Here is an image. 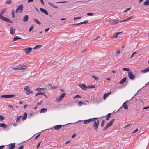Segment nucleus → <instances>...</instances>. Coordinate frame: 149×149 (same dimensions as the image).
Here are the masks:
<instances>
[{
  "label": "nucleus",
  "mask_w": 149,
  "mask_h": 149,
  "mask_svg": "<svg viewBox=\"0 0 149 149\" xmlns=\"http://www.w3.org/2000/svg\"><path fill=\"white\" fill-rule=\"evenodd\" d=\"M114 120L115 119H113L109 123H107V124L106 125L104 128L103 129V130L104 131H105L109 127L111 126L112 125Z\"/></svg>",
  "instance_id": "4"
},
{
  "label": "nucleus",
  "mask_w": 149,
  "mask_h": 149,
  "mask_svg": "<svg viewBox=\"0 0 149 149\" xmlns=\"http://www.w3.org/2000/svg\"><path fill=\"white\" fill-rule=\"evenodd\" d=\"M93 13H87V15L88 16H92L93 15Z\"/></svg>",
  "instance_id": "45"
},
{
  "label": "nucleus",
  "mask_w": 149,
  "mask_h": 149,
  "mask_svg": "<svg viewBox=\"0 0 149 149\" xmlns=\"http://www.w3.org/2000/svg\"><path fill=\"white\" fill-rule=\"evenodd\" d=\"M39 95L41 94V95H44L45 94V93L44 92H39Z\"/></svg>",
  "instance_id": "60"
},
{
  "label": "nucleus",
  "mask_w": 149,
  "mask_h": 149,
  "mask_svg": "<svg viewBox=\"0 0 149 149\" xmlns=\"http://www.w3.org/2000/svg\"><path fill=\"white\" fill-rule=\"evenodd\" d=\"M47 109L45 108H42L40 110V113H44L46 112L47 111Z\"/></svg>",
  "instance_id": "25"
},
{
  "label": "nucleus",
  "mask_w": 149,
  "mask_h": 149,
  "mask_svg": "<svg viewBox=\"0 0 149 149\" xmlns=\"http://www.w3.org/2000/svg\"><path fill=\"white\" fill-rule=\"evenodd\" d=\"M5 10H6L5 9H3L0 13V15H3L4 14V13L5 12Z\"/></svg>",
  "instance_id": "43"
},
{
  "label": "nucleus",
  "mask_w": 149,
  "mask_h": 149,
  "mask_svg": "<svg viewBox=\"0 0 149 149\" xmlns=\"http://www.w3.org/2000/svg\"><path fill=\"white\" fill-rule=\"evenodd\" d=\"M33 20L36 23L38 24H41L40 22L37 19H33Z\"/></svg>",
  "instance_id": "27"
},
{
  "label": "nucleus",
  "mask_w": 149,
  "mask_h": 149,
  "mask_svg": "<svg viewBox=\"0 0 149 149\" xmlns=\"http://www.w3.org/2000/svg\"><path fill=\"white\" fill-rule=\"evenodd\" d=\"M23 9V5L22 4H21L18 6L15 12L16 13H17L18 12L19 10L20 12L21 13Z\"/></svg>",
  "instance_id": "6"
},
{
  "label": "nucleus",
  "mask_w": 149,
  "mask_h": 149,
  "mask_svg": "<svg viewBox=\"0 0 149 149\" xmlns=\"http://www.w3.org/2000/svg\"><path fill=\"white\" fill-rule=\"evenodd\" d=\"M79 86L83 90H86V89L87 88V87L84 84H80L79 85Z\"/></svg>",
  "instance_id": "12"
},
{
  "label": "nucleus",
  "mask_w": 149,
  "mask_h": 149,
  "mask_svg": "<svg viewBox=\"0 0 149 149\" xmlns=\"http://www.w3.org/2000/svg\"><path fill=\"white\" fill-rule=\"evenodd\" d=\"M66 2V1L56 2V3H63Z\"/></svg>",
  "instance_id": "53"
},
{
  "label": "nucleus",
  "mask_w": 149,
  "mask_h": 149,
  "mask_svg": "<svg viewBox=\"0 0 149 149\" xmlns=\"http://www.w3.org/2000/svg\"><path fill=\"white\" fill-rule=\"evenodd\" d=\"M1 98H7V95H2L0 96Z\"/></svg>",
  "instance_id": "50"
},
{
  "label": "nucleus",
  "mask_w": 149,
  "mask_h": 149,
  "mask_svg": "<svg viewBox=\"0 0 149 149\" xmlns=\"http://www.w3.org/2000/svg\"><path fill=\"white\" fill-rule=\"evenodd\" d=\"M92 118H90L88 119L84 120V123L85 124H87L89 122H91L92 121Z\"/></svg>",
  "instance_id": "13"
},
{
  "label": "nucleus",
  "mask_w": 149,
  "mask_h": 149,
  "mask_svg": "<svg viewBox=\"0 0 149 149\" xmlns=\"http://www.w3.org/2000/svg\"><path fill=\"white\" fill-rule=\"evenodd\" d=\"M15 95L14 94L7 95V98H11L15 97Z\"/></svg>",
  "instance_id": "29"
},
{
  "label": "nucleus",
  "mask_w": 149,
  "mask_h": 149,
  "mask_svg": "<svg viewBox=\"0 0 149 149\" xmlns=\"http://www.w3.org/2000/svg\"><path fill=\"white\" fill-rule=\"evenodd\" d=\"M15 147V143H10L8 145V149H13Z\"/></svg>",
  "instance_id": "10"
},
{
  "label": "nucleus",
  "mask_w": 149,
  "mask_h": 149,
  "mask_svg": "<svg viewBox=\"0 0 149 149\" xmlns=\"http://www.w3.org/2000/svg\"><path fill=\"white\" fill-rule=\"evenodd\" d=\"M6 146L2 145L0 146V149H3Z\"/></svg>",
  "instance_id": "62"
},
{
  "label": "nucleus",
  "mask_w": 149,
  "mask_h": 149,
  "mask_svg": "<svg viewBox=\"0 0 149 149\" xmlns=\"http://www.w3.org/2000/svg\"><path fill=\"white\" fill-rule=\"evenodd\" d=\"M81 97L80 95H76L74 97V98H80Z\"/></svg>",
  "instance_id": "48"
},
{
  "label": "nucleus",
  "mask_w": 149,
  "mask_h": 149,
  "mask_svg": "<svg viewBox=\"0 0 149 149\" xmlns=\"http://www.w3.org/2000/svg\"><path fill=\"white\" fill-rule=\"evenodd\" d=\"M149 71V67L144 69L141 70L142 73H146Z\"/></svg>",
  "instance_id": "21"
},
{
  "label": "nucleus",
  "mask_w": 149,
  "mask_h": 149,
  "mask_svg": "<svg viewBox=\"0 0 149 149\" xmlns=\"http://www.w3.org/2000/svg\"><path fill=\"white\" fill-rule=\"evenodd\" d=\"M44 90V88H37L36 89V90L38 91H43Z\"/></svg>",
  "instance_id": "33"
},
{
  "label": "nucleus",
  "mask_w": 149,
  "mask_h": 149,
  "mask_svg": "<svg viewBox=\"0 0 149 149\" xmlns=\"http://www.w3.org/2000/svg\"><path fill=\"white\" fill-rule=\"evenodd\" d=\"M126 78L125 77L122 79L119 82V84H123L126 81Z\"/></svg>",
  "instance_id": "22"
},
{
  "label": "nucleus",
  "mask_w": 149,
  "mask_h": 149,
  "mask_svg": "<svg viewBox=\"0 0 149 149\" xmlns=\"http://www.w3.org/2000/svg\"><path fill=\"white\" fill-rule=\"evenodd\" d=\"M119 21L118 19L115 20L111 22H109L110 24L111 25H114L116 24Z\"/></svg>",
  "instance_id": "15"
},
{
  "label": "nucleus",
  "mask_w": 149,
  "mask_h": 149,
  "mask_svg": "<svg viewBox=\"0 0 149 149\" xmlns=\"http://www.w3.org/2000/svg\"><path fill=\"white\" fill-rule=\"evenodd\" d=\"M32 49V48L29 47L24 49H23V51L26 54H27L30 53Z\"/></svg>",
  "instance_id": "9"
},
{
  "label": "nucleus",
  "mask_w": 149,
  "mask_h": 149,
  "mask_svg": "<svg viewBox=\"0 0 149 149\" xmlns=\"http://www.w3.org/2000/svg\"><path fill=\"white\" fill-rule=\"evenodd\" d=\"M143 4L145 6L149 5V0H146L143 3Z\"/></svg>",
  "instance_id": "30"
},
{
  "label": "nucleus",
  "mask_w": 149,
  "mask_h": 149,
  "mask_svg": "<svg viewBox=\"0 0 149 149\" xmlns=\"http://www.w3.org/2000/svg\"><path fill=\"white\" fill-rule=\"evenodd\" d=\"M136 52H134L133 53H132V54L130 56V58L131 59L132 58V57L135 54H136Z\"/></svg>",
  "instance_id": "46"
},
{
  "label": "nucleus",
  "mask_w": 149,
  "mask_h": 149,
  "mask_svg": "<svg viewBox=\"0 0 149 149\" xmlns=\"http://www.w3.org/2000/svg\"><path fill=\"white\" fill-rule=\"evenodd\" d=\"M98 118H94L92 119V121H94L93 123V127H94L95 130H96V131L97 130L98 126L99 121V120H97V121H95Z\"/></svg>",
  "instance_id": "1"
},
{
  "label": "nucleus",
  "mask_w": 149,
  "mask_h": 149,
  "mask_svg": "<svg viewBox=\"0 0 149 149\" xmlns=\"http://www.w3.org/2000/svg\"><path fill=\"white\" fill-rule=\"evenodd\" d=\"M111 116V114L109 113L106 116V120H108L110 118Z\"/></svg>",
  "instance_id": "31"
},
{
  "label": "nucleus",
  "mask_w": 149,
  "mask_h": 149,
  "mask_svg": "<svg viewBox=\"0 0 149 149\" xmlns=\"http://www.w3.org/2000/svg\"><path fill=\"white\" fill-rule=\"evenodd\" d=\"M130 8H128L125 10L124 11H123V12H126L128 10H130Z\"/></svg>",
  "instance_id": "61"
},
{
  "label": "nucleus",
  "mask_w": 149,
  "mask_h": 149,
  "mask_svg": "<svg viewBox=\"0 0 149 149\" xmlns=\"http://www.w3.org/2000/svg\"><path fill=\"white\" fill-rule=\"evenodd\" d=\"M28 19V16L27 15H26L24 16L23 21H27Z\"/></svg>",
  "instance_id": "24"
},
{
  "label": "nucleus",
  "mask_w": 149,
  "mask_h": 149,
  "mask_svg": "<svg viewBox=\"0 0 149 149\" xmlns=\"http://www.w3.org/2000/svg\"><path fill=\"white\" fill-rule=\"evenodd\" d=\"M6 3L7 4H10L12 3L11 0H8L6 1Z\"/></svg>",
  "instance_id": "34"
},
{
  "label": "nucleus",
  "mask_w": 149,
  "mask_h": 149,
  "mask_svg": "<svg viewBox=\"0 0 149 149\" xmlns=\"http://www.w3.org/2000/svg\"><path fill=\"white\" fill-rule=\"evenodd\" d=\"M111 93V92H110L109 93H105L104 94L103 96V98L104 99H105L106 98H107L109 95Z\"/></svg>",
  "instance_id": "18"
},
{
  "label": "nucleus",
  "mask_w": 149,
  "mask_h": 149,
  "mask_svg": "<svg viewBox=\"0 0 149 149\" xmlns=\"http://www.w3.org/2000/svg\"><path fill=\"white\" fill-rule=\"evenodd\" d=\"M24 148V146L22 145L20 146L18 149H23Z\"/></svg>",
  "instance_id": "63"
},
{
  "label": "nucleus",
  "mask_w": 149,
  "mask_h": 149,
  "mask_svg": "<svg viewBox=\"0 0 149 149\" xmlns=\"http://www.w3.org/2000/svg\"><path fill=\"white\" fill-rule=\"evenodd\" d=\"M27 68V66L26 65H19V66L16 67H13L12 69L14 70H24Z\"/></svg>",
  "instance_id": "2"
},
{
  "label": "nucleus",
  "mask_w": 149,
  "mask_h": 149,
  "mask_svg": "<svg viewBox=\"0 0 149 149\" xmlns=\"http://www.w3.org/2000/svg\"><path fill=\"white\" fill-rule=\"evenodd\" d=\"M85 104L84 103H83L81 101H80L79 102L78 105L79 106H81L82 105H84Z\"/></svg>",
  "instance_id": "36"
},
{
  "label": "nucleus",
  "mask_w": 149,
  "mask_h": 149,
  "mask_svg": "<svg viewBox=\"0 0 149 149\" xmlns=\"http://www.w3.org/2000/svg\"><path fill=\"white\" fill-rule=\"evenodd\" d=\"M41 46V45H36L33 48V49H37V48H39Z\"/></svg>",
  "instance_id": "44"
},
{
  "label": "nucleus",
  "mask_w": 149,
  "mask_h": 149,
  "mask_svg": "<svg viewBox=\"0 0 149 149\" xmlns=\"http://www.w3.org/2000/svg\"><path fill=\"white\" fill-rule=\"evenodd\" d=\"M100 37V36H98L97 38L93 39L92 40H97V39H98V38H99Z\"/></svg>",
  "instance_id": "59"
},
{
  "label": "nucleus",
  "mask_w": 149,
  "mask_h": 149,
  "mask_svg": "<svg viewBox=\"0 0 149 149\" xmlns=\"http://www.w3.org/2000/svg\"><path fill=\"white\" fill-rule=\"evenodd\" d=\"M95 86L93 85H89L87 86V88H95Z\"/></svg>",
  "instance_id": "35"
},
{
  "label": "nucleus",
  "mask_w": 149,
  "mask_h": 149,
  "mask_svg": "<svg viewBox=\"0 0 149 149\" xmlns=\"http://www.w3.org/2000/svg\"><path fill=\"white\" fill-rule=\"evenodd\" d=\"M92 77L96 81H97L99 79V78L97 76H95L94 75H92Z\"/></svg>",
  "instance_id": "32"
},
{
  "label": "nucleus",
  "mask_w": 149,
  "mask_h": 149,
  "mask_svg": "<svg viewBox=\"0 0 149 149\" xmlns=\"http://www.w3.org/2000/svg\"><path fill=\"white\" fill-rule=\"evenodd\" d=\"M128 102V101L127 100L125 102H124L122 105L123 107L126 109H128V106L127 105V103Z\"/></svg>",
  "instance_id": "11"
},
{
  "label": "nucleus",
  "mask_w": 149,
  "mask_h": 149,
  "mask_svg": "<svg viewBox=\"0 0 149 149\" xmlns=\"http://www.w3.org/2000/svg\"><path fill=\"white\" fill-rule=\"evenodd\" d=\"M27 117V113H25L23 115L22 117V119L25 120L26 119Z\"/></svg>",
  "instance_id": "19"
},
{
  "label": "nucleus",
  "mask_w": 149,
  "mask_h": 149,
  "mask_svg": "<svg viewBox=\"0 0 149 149\" xmlns=\"http://www.w3.org/2000/svg\"><path fill=\"white\" fill-rule=\"evenodd\" d=\"M120 33H121V32H119L117 33L116 34L114 35L113 36H111V38L113 39L117 38V37L118 36Z\"/></svg>",
  "instance_id": "20"
},
{
  "label": "nucleus",
  "mask_w": 149,
  "mask_h": 149,
  "mask_svg": "<svg viewBox=\"0 0 149 149\" xmlns=\"http://www.w3.org/2000/svg\"><path fill=\"white\" fill-rule=\"evenodd\" d=\"M62 127L61 125H57L54 126V128L55 130H59Z\"/></svg>",
  "instance_id": "23"
},
{
  "label": "nucleus",
  "mask_w": 149,
  "mask_h": 149,
  "mask_svg": "<svg viewBox=\"0 0 149 149\" xmlns=\"http://www.w3.org/2000/svg\"><path fill=\"white\" fill-rule=\"evenodd\" d=\"M11 13L12 14V16L13 17H15V12L14 10L12 11L11 12Z\"/></svg>",
  "instance_id": "49"
},
{
  "label": "nucleus",
  "mask_w": 149,
  "mask_h": 149,
  "mask_svg": "<svg viewBox=\"0 0 149 149\" xmlns=\"http://www.w3.org/2000/svg\"><path fill=\"white\" fill-rule=\"evenodd\" d=\"M21 117H22L21 116H18L17 118V119H16V121L17 122L18 121H19Z\"/></svg>",
  "instance_id": "42"
},
{
  "label": "nucleus",
  "mask_w": 149,
  "mask_h": 149,
  "mask_svg": "<svg viewBox=\"0 0 149 149\" xmlns=\"http://www.w3.org/2000/svg\"><path fill=\"white\" fill-rule=\"evenodd\" d=\"M81 17H75L74 18V20H75L76 19H79L81 18Z\"/></svg>",
  "instance_id": "52"
},
{
  "label": "nucleus",
  "mask_w": 149,
  "mask_h": 149,
  "mask_svg": "<svg viewBox=\"0 0 149 149\" xmlns=\"http://www.w3.org/2000/svg\"><path fill=\"white\" fill-rule=\"evenodd\" d=\"M43 100H42L41 101H40L38 103H37V105L38 106H39L42 104V103H43Z\"/></svg>",
  "instance_id": "38"
},
{
  "label": "nucleus",
  "mask_w": 149,
  "mask_h": 149,
  "mask_svg": "<svg viewBox=\"0 0 149 149\" xmlns=\"http://www.w3.org/2000/svg\"><path fill=\"white\" fill-rule=\"evenodd\" d=\"M0 19L3 21H6L8 22L11 23L13 22L10 19L1 15H0Z\"/></svg>",
  "instance_id": "5"
},
{
  "label": "nucleus",
  "mask_w": 149,
  "mask_h": 149,
  "mask_svg": "<svg viewBox=\"0 0 149 149\" xmlns=\"http://www.w3.org/2000/svg\"><path fill=\"white\" fill-rule=\"evenodd\" d=\"M105 120H103L102 121L101 124V127H103L104 125V123H105Z\"/></svg>",
  "instance_id": "47"
},
{
  "label": "nucleus",
  "mask_w": 149,
  "mask_h": 149,
  "mask_svg": "<svg viewBox=\"0 0 149 149\" xmlns=\"http://www.w3.org/2000/svg\"><path fill=\"white\" fill-rule=\"evenodd\" d=\"M41 141H40L38 144L37 146V147H36V148H37V149L39 147V146H40V145L41 144Z\"/></svg>",
  "instance_id": "54"
},
{
  "label": "nucleus",
  "mask_w": 149,
  "mask_h": 149,
  "mask_svg": "<svg viewBox=\"0 0 149 149\" xmlns=\"http://www.w3.org/2000/svg\"><path fill=\"white\" fill-rule=\"evenodd\" d=\"M24 91L28 95H29L30 94H32L33 93V91L31 90L29 86H26L24 90Z\"/></svg>",
  "instance_id": "3"
},
{
  "label": "nucleus",
  "mask_w": 149,
  "mask_h": 149,
  "mask_svg": "<svg viewBox=\"0 0 149 149\" xmlns=\"http://www.w3.org/2000/svg\"><path fill=\"white\" fill-rule=\"evenodd\" d=\"M21 39V38L17 36L14 37L13 41H15L17 40L18 39Z\"/></svg>",
  "instance_id": "28"
},
{
  "label": "nucleus",
  "mask_w": 149,
  "mask_h": 149,
  "mask_svg": "<svg viewBox=\"0 0 149 149\" xmlns=\"http://www.w3.org/2000/svg\"><path fill=\"white\" fill-rule=\"evenodd\" d=\"M116 53L117 54H120V49H118L116 50Z\"/></svg>",
  "instance_id": "56"
},
{
  "label": "nucleus",
  "mask_w": 149,
  "mask_h": 149,
  "mask_svg": "<svg viewBox=\"0 0 149 149\" xmlns=\"http://www.w3.org/2000/svg\"><path fill=\"white\" fill-rule=\"evenodd\" d=\"M81 22H80V23H74V24H72V25H81Z\"/></svg>",
  "instance_id": "55"
},
{
  "label": "nucleus",
  "mask_w": 149,
  "mask_h": 149,
  "mask_svg": "<svg viewBox=\"0 0 149 149\" xmlns=\"http://www.w3.org/2000/svg\"><path fill=\"white\" fill-rule=\"evenodd\" d=\"M15 30L11 27L10 29V33L12 35L15 33Z\"/></svg>",
  "instance_id": "17"
},
{
  "label": "nucleus",
  "mask_w": 149,
  "mask_h": 149,
  "mask_svg": "<svg viewBox=\"0 0 149 149\" xmlns=\"http://www.w3.org/2000/svg\"><path fill=\"white\" fill-rule=\"evenodd\" d=\"M134 16H131L129 17L128 18H127L126 19H125V20H129L130 19H131L133 18L134 17Z\"/></svg>",
  "instance_id": "37"
},
{
  "label": "nucleus",
  "mask_w": 149,
  "mask_h": 149,
  "mask_svg": "<svg viewBox=\"0 0 149 149\" xmlns=\"http://www.w3.org/2000/svg\"><path fill=\"white\" fill-rule=\"evenodd\" d=\"M129 77L131 80H133L135 79V75L132 73V72L130 71L128 73Z\"/></svg>",
  "instance_id": "8"
},
{
  "label": "nucleus",
  "mask_w": 149,
  "mask_h": 149,
  "mask_svg": "<svg viewBox=\"0 0 149 149\" xmlns=\"http://www.w3.org/2000/svg\"><path fill=\"white\" fill-rule=\"evenodd\" d=\"M34 27V25H32L30 27L29 29V32H31V30L33 29Z\"/></svg>",
  "instance_id": "41"
},
{
  "label": "nucleus",
  "mask_w": 149,
  "mask_h": 149,
  "mask_svg": "<svg viewBox=\"0 0 149 149\" xmlns=\"http://www.w3.org/2000/svg\"><path fill=\"white\" fill-rule=\"evenodd\" d=\"M88 20H85L84 21L81 22V24H85L88 23Z\"/></svg>",
  "instance_id": "39"
},
{
  "label": "nucleus",
  "mask_w": 149,
  "mask_h": 149,
  "mask_svg": "<svg viewBox=\"0 0 149 149\" xmlns=\"http://www.w3.org/2000/svg\"><path fill=\"white\" fill-rule=\"evenodd\" d=\"M149 108V105L148 106L146 107L143 108V110L147 109Z\"/></svg>",
  "instance_id": "57"
},
{
  "label": "nucleus",
  "mask_w": 149,
  "mask_h": 149,
  "mask_svg": "<svg viewBox=\"0 0 149 149\" xmlns=\"http://www.w3.org/2000/svg\"><path fill=\"white\" fill-rule=\"evenodd\" d=\"M122 70H123L126 71H128L130 70V69L129 68H123V69H122Z\"/></svg>",
  "instance_id": "40"
},
{
  "label": "nucleus",
  "mask_w": 149,
  "mask_h": 149,
  "mask_svg": "<svg viewBox=\"0 0 149 149\" xmlns=\"http://www.w3.org/2000/svg\"><path fill=\"white\" fill-rule=\"evenodd\" d=\"M48 4L50 6H51L53 7L55 9L58 8V7L57 6H55L53 3H52L51 2H48Z\"/></svg>",
  "instance_id": "16"
},
{
  "label": "nucleus",
  "mask_w": 149,
  "mask_h": 149,
  "mask_svg": "<svg viewBox=\"0 0 149 149\" xmlns=\"http://www.w3.org/2000/svg\"><path fill=\"white\" fill-rule=\"evenodd\" d=\"M40 10L42 12L44 13L45 14L48 15V13L47 11L45 9L40 8Z\"/></svg>",
  "instance_id": "14"
},
{
  "label": "nucleus",
  "mask_w": 149,
  "mask_h": 149,
  "mask_svg": "<svg viewBox=\"0 0 149 149\" xmlns=\"http://www.w3.org/2000/svg\"><path fill=\"white\" fill-rule=\"evenodd\" d=\"M4 118L3 117L2 115H0V120L1 121L3 120L4 119Z\"/></svg>",
  "instance_id": "51"
},
{
  "label": "nucleus",
  "mask_w": 149,
  "mask_h": 149,
  "mask_svg": "<svg viewBox=\"0 0 149 149\" xmlns=\"http://www.w3.org/2000/svg\"><path fill=\"white\" fill-rule=\"evenodd\" d=\"M0 127H2L3 128H6L7 127V125L5 124L1 123L0 124Z\"/></svg>",
  "instance_id": "26"
},
{
  "label": "nucleus",
  "mask_w": 149,
  "mask_h": 149,
  "mask_svg": "<svg viewBox=\"0 0 149 149\" xmlns=\"http://www.w3.org/2000/svg\"><path fill=\"white\" fill-rule=\"evenodd\" d=\"M66 95V93H62L59 97L56 98V100L57 102L61 101V99L63 98L65 95Z\"/></svg>",
  "instance_id": "7"
},
{
  "label": "nucleus",
  "mask_w": 149,
  "mask_h": 149,
  "mask_svg": "<svg viewBox=\"0 0 149 149\" xmlns=\"http://www.w3.org/2000/svg\"><path fill=\"white\" fill-rule=\"evenodd\" d=\"M57 88L56 86H52L51 87V88L52 89H56Z\"/></svg>",
  "instance_id": "64"
},
{
  "label": "nucleus",
  "mask_w": 149,
  "mask_h": 149,
  "mask_svg": "<svg viewBox=\"0 0 149 149\" xmlns=\"http://www.w3.org/2000/svg\"><path fill=\"white\" fill-rule=\"evenodd\" d=\"M138 131V129H136L134 130L133 132L132 133L134 134L136 133Z\"/></svg>",
  "instance_id": "58"
}]
</instances>
